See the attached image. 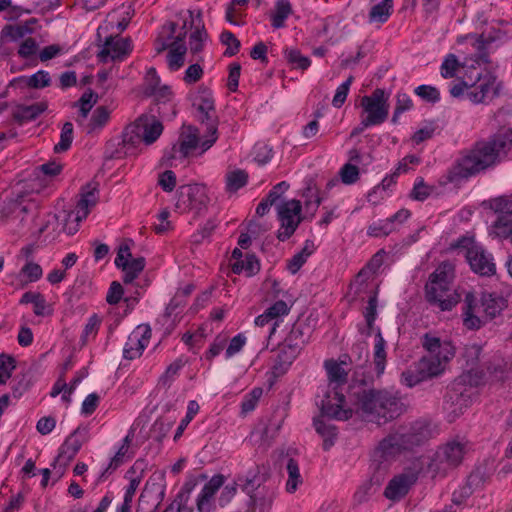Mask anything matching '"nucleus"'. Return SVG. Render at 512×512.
<instances>
[{"mask_svg": "<svg viewBox=\"0 0 512 512\" xmlns=\"http://www.w3.org/2000/svg\"><path fill=\"white\" fill-rule=\"evenodd\" d=\"M512 146V130L502 129L486 141L462 152L445 175V183H459L494 165Z\"/></svg>", "mask_w": 512, "mask_h": 512, "instance_id": "obj_1", "label": "nucleus"}, {"mask_svg": "<svg viewBox=\"0 0 512 512\" xmlns=\"http://www.w3.org/2000/svg\"><path fill=\"white\" fill-rule=\"evenodd\" d=\"M422 346L427 351L417 363L407 368L401 374V383L409 388L416 386L424 380L439 375L445 364L454 356V347L448 341L425 334L422 337Z\"/></svg>", "mask_w": 512, "mask_h": 512, "instance_id": "obj_2", "label": "nucleus"}, {"mask_svg": "<svg viewBox=\"0 0 512 512\" xmlns=\"http://www.w3.org/2000/svg\"><path fill=\"white\" fill-rule=\"evenodd\" d=\"M325 368L329 380V390L321 400L322 416L329 419L345 421L352 417V409L346 407L345 396L341 387L347 383V371L343 363L327 360Z\"/></svg>", "mask_w": 512, "mask_h": 512, "instance_id": "obj_3", "label": "nucleus"}, {"mask_svg": "<svg viewBox=\"0 0 512 512\" xmlns=\"http://www.w3.org/2000/svg\"><path fill=\"white\" fill-rule=\"evenodd\" d=\"M455 266L450 260L443 261L429 276L425 285V299L441 311H449L460 301L453 287Z\"/></svg>", "mask_w": 512, "mask_h": 512, "instance_id": "obj_4", "label": "nucleus"}, {"mask_svg": "<svg viewBox=\"0 0 512 512\" xmlns=\"http://www.w3.org/2000/svg\"><path fill=\"white\" fill-rule=\"evenodd\" d=\"M358 406L365 417L378 423L393 420L404 411L398 393L388 390H363L358 395Z\"/></svg>", "mask_w": 512, "mask_h": 512, "instance_id": "obj_5", "label": "nucleus"}, {"mask_svg": "<svg viewBox=\"0 0 512 512\" xmlns=\"http://www.w3.org/2000/svg\"><path fill=\"white\" fill-rule=\"evenodd\" d=\"M505 307L503 297L491 293H483L480 304L472 293L465 296L463 322L468 329H479L486 321L492 320Z\"/></svg>", "mask_w": 512, "mask_h": 512, "instance_id": "obj_6", "label": "nucleus"}, {"mask_svg": "<svg viewBox=\"0 0 512 512\" xmlns=\"http://www.w3.org/2000/svg\"><path fill=\"white\" fill-rule=\"evenodd\" d=\"M177 24L175 22H167L163 25L162 30L155 41L156 52L162 53L169 49L167 54L168 66L171 70H178L185 62V54L187 47L185 45L186 38V22L183 25L182 32L174 36Z\"/></svg>", "mask_w": 512, "mask_h": 512, "instance_id": "obj_7", "label": "nucleus"}, {"mask_svg": "<svg viewBox=\"0 0 512 512\" xmlns=\"http://www.w3.org/2000/svg\"><path fill=\"white\" fill-rule=\"evenodd\" d=\"M406 451L401 438L396 433L383 438L371 453L370 470L386 476L392 462Z\"/></svg>", "mask_w": 512, "mask_h": 512, "instance_id": "obj_8", "label": "nucleus"}, {"mask_svg": "<svg viewBox=\"0 0 512 512\" xmlns=\"http://www.w3.org/2000/svg\"><path fill=\"white\" fill-rule=\"evenodd\" d=\"M163 125L154 116L141 115L133 124L126 127L123 142L135 144L143 141L146 145L154 143L162 134Z\"/></svg>", "mask_w": 512, "mask_h": 512, "instance_id": "obj_9", "label": "nucleus"}, {"mask_svg": "<svg viewBox=\"0 0 512 512\" xmlns=\"http://www.w3.org/2000/svg\"><path fill=\"white\" fill-rule=\"evenodd\" d=\"M305 343L304 334L299 326H293L284 341L279 344L275 363L273 365L274 374H284L288 367L299 355Z\"/></svg>", "mask_w": 512, "mask_h": 512, "instance_id": "obj_10", "label": "nucleus"}, {"mask_svg": "<svg viewBox=\"0 0 512 512\" xmlns=\"http://www.w3.org/2000/svg\"><path fill=\"white\" fill-rule=\"evenodd\" d=\"M73 212L63 210L58 214H48L45 220L38 224L37 232L43 238V242L55 240L61 232L72 235L78 231V224L71 220Z\"/></svg>", "mask_w": 512, "mask_h": 512, "instance_id": "obj_11", "label": "nucleus"}, {"mask_svg": "<svg viewBox=\"0 0 512 512\" xmlns=\"http://www.w3.org/2000/svg\"><path fill=\"white\" fill-rule=\"evenodd\" d=\"M363 111L367 114L361 125L369 127L383 123L389 114L388 97L383 89H375L371 95L361 99Z\"/></svg>", "mask_w": 512, "mask_h": 512, "instance_id": "obj_12", "label": "nucleus"}, {"mask_svg": "<svg viewBox=\"0 0 512 512\" xmlns=\"http://www.w3.org/2000/svg\"><path fill=\"white\" fill-rule=\"evenodd\" d=\"M468 450V442L464 440L447 442L437 450L432 466L437 472H446L460 465Z\"/></svg>", "mask_w": 512, "mask_h": 512, "instance_id": "obj_13", "label": "nucleus"}, {"mask_svg": "<svg viewBox=\"0 0 512 512\" xmlns=\"http://www.w3.org/2000/svg\"><path fill=\"white\" fill-rule=\"evenodd\" d=\"M301 210V202L295 199L283 201L278 205V218L281 222V227L277 236L279 240L283 241L295 232L303 219L301 216Z\"/></svg>", "mask_w": 512, "mask_h": 512, "instance_id": "obj_14", "label": "nucleus"}, {"mask_svg": "<svg viewBox=\"0 0 512 512\" xmlns=\"http://www.w3.org/2000/svg\"><path fill=\"white\" fill-rule=\"evenodd\" d=\"M209 202L206 187L200 184L183 185L178 190L176 207L183 212H200Z\"/></svg>", "mask_w": 512, "mask_h": 512, "instance_id": "obj_15", "label": "nucleus"}, {"mask_svg": "<svg viewBox=\"0 0 512 512\" xmlns=\"http://www.w3.org/2000/svg\"><path fill=\"white\" fill-rule=\"evenodd\" d=\"M499 88L496 76L491 73L480 74L469 84L467 98L474 104L486 103L488 99L499 95Z\"/></svg>", "mask_w": 512, "mask_h": 512, "instance_id": "obj_16", "label": "nucleus"}, {"mask_svg": "<svg viewBox=\"0 0 512 512\" xmlns=\"http://www.w3.org/2000/svg\"><path fill=\"white\" fill-rule=\"evenodd\" d=\"M397 437L401 438L406 450L419 446L428 441L433 436V428L427 420H416L409 427L396 432Z\"/></svg>", "mask_w": 512, "mask_h": 512, "instance_id": "obj_17", "label": "nucleus"}, {"mask_svg": "<svg viewBox=\"0 0 512 512\" xmlns=\"http://www.w3.org/2000/svg\"><path fill=\"white\" fill-rule=\"evenodd\" d=\"M418 475V468L406 469L403 473L396 475L389 481L385 488L384 495L386 498L393 501L400 500L408 493L412 485L415 484Z\"/></svg>", "mask_w": 512, "mask_h": 512, "instance_id": "obj_18", "label": "nucleus"}, {"mask_svg": "<svg viewBox=\"0 0 512 512\" xmlns=\"http://www.w3.org/2000/svg\"><path fill=\"white\" fill-rule=\"evenodd\" d=\"M151 338V328L142 324L137 326L128 336L123 348V357L127 360H134L140 357L148 346Z\"/></svg>", "mask_w": 512, "mask_h": 512, "instance_id": "obj_19", "label": "nucleus"}, {"mask_svg": "<svg viewBox=\"0 0 512 512\" xmlns=\"http://www.w3.org/2000/svg\"><path fill=\"white\" fill-rule=\"evenodd\" d=\"M224 482L225 477L222 474H216L204 484L196 498L197 512H216L215 494L223 487Z\"/></svg>", "mask_w": 512, "mask_h": 512, "instance_id": "obj_20", "label": "nucleus"}, {"mask_svg": "<svg viewBox=\"0 0 512 512\" xmlns=\"http://www.w3.org/2000/svg\"><path fill=\"white\" fill-rule=\"evenodd\" d=\"M79 200L76 205V210L73 212V221L79 223L85 219L99 201V184L97 182H89L84 185L79 193Z\"/></svg>", "mask_w": 512, "mask_h": 512, "instance_id": "obj_21", "label": "nucleus"}, {"mask_svg": "<svg viewBox=\"0 0 512 512\" xmlns=\"http://www.w3.org/2000/svg\"><path fill=\"white\" fill-rule=\"evenodd\" d=\"M203 136H199V129L192 125H183L178 139V144L173 146V157L178 153L181 157H188L192 151L200 149ZM201 151L198 153L199 155Z\"/></svg>", "mask_w": 512, "mask_h": 512, "instance_id": "obj_22", "label": "nucleus"}, {"mask_svg": "<svg viewBox=\"0 0 512 512\" xmlns=\"http://www.w3.org/2000/svg\"><path fill=\"white\" fill-rule=\"evenodd\" d=\"M131 50L129 39L110 36L106 38L102 49L98 53V57L101 61H107L108 58L111 60H122L130 54Z\"/></svg>", "mask_w": 512, "mask_h": 512, "instance_id": "obj_23", "label": "nucleus"}, {"mask_svg": "<svg viewBox=\"0 0 512 512\" xmlns=\"http://www.w3.org/2000/svg\"><path fill=\"white\" fill-rule=\"evenodd\" d=\"M197 119L202 125H205L206 127V133L203 135V140L200 144V154H203L209 150L218 139L219 120L215 110L207 113H197Z\"/></svg>", "mask_w": 512, "mask_h": 512, "instance_id": "obj_24", "label": "nucleus"}, {"mask_svg": "<svg viewBox=\"0 0 512 512\" xmlns=\"http://www.w3.org/2000/svg\"><path fill=\"white\" fill-rule=\"evenodd\" d=\"M37 210V205L32 200H27L23 196H19L16 199H11L4 202L2 212L6 217L12 219H19L21 222L25 220V217Z\"/></svg>", "mask_w": 512, "mask_h": 512, "instance_id": "obj_25", "label": "nucleus"}, {"mask_svg": "<svg viewBox=\"0 0 512 512\" xmlns=\"http://www.w3.org/2000/svg\"><path fill=\"white\" fill-rule=\"evenodd\" d=\"M115 265L123 272L125 283L133 282L145 267V258H115Z\"/></svg>", "mask_w": 512, "mask_h": 512, "instance_id": "obj_26", "label": "nucleus"}, {"mask_svg": "<svg viewBox=\"0 0 512 512\" xmlns=\"http://www.w3.org/2000/svg\"><path fill=\"white\" fill-rule=\"evenodd\" d=\"M450 252L464 256H485L482 245L476 241L473 235H465L457 242L451 244Z\"/></svg>", "mask_w": 512, "mask_h": 512, "instance_id": "obj_27", "label": "nucleus"}, {"mask_svg": "<svg viewBox=\"0 0 512 512\" xmlns=\"http://www.w3.org/2000/svg\"><path fill=\"white\" fill-rule=\"evenodd\" d=\"M385 476L381 473L371 471V476L368 480L364 481L356 490L354 499L358 503L365 502L368 497L376 492V490L383 483Z\"/></svg>", "mask_w": 512, "mask_h": 512, "instance_id": "obj_28", "label": "nucleus"}, {"mask_svg": "<svg viewBox=\"0 0 512 512\" xmlns=\"http://www.w3.org/2000/svg\"><path fill=\"white\" fill-rule=\"evenodd\" d=\"M46 102H37L31 105H20L14 112V118L19 122H28L36 119L47 109Z\"/></svg>", "mask_w": 512, "mask_h": 512, "instance_id": "obj_29", "label": "nucleus"}, {"mask_svg": "<svg viewBox=\"0 0 512 512\" xmlns=\"http://www.w3.org/2000/svg\"><path fill=\"white\" fill-rule=\"evenodd\" d=\"M373 360L377 375L383 374L386 366V341L379 327L376 328Z\"/></svg>", "mask_w": 512, "mask_h": 512, "instance_id": "obj_30", "label": "nucleus"}, {"mask_svg": "<svg viewBox=\"0 0 512 512\" xmlns=\"http://www.w3.org/2000/svg\"><path fill=\"white\" fill-rule=\"evenodd\" d=\"M393 7V0H382L373 5L368 14L369 23H385L390 18Z\"/></svg>", "mask_w": 512, "mask_h": 512, "instance_id": "obj_31", "label": "nucleus"}, {"mask_svg": "<svg viewBox=\"0 0 512 512\" xmlns=\"http://www.w3.org/2000/svg\"><path fill=\"white\" fill-rule=\"evenodd\" d=\"M234 274H245L251 277L260 271L258 258H235L233 263L228 264Z\"/></svg>", "mask_w": 512, "mask_h": 512, "instance_id": "obj_32", "label": "nucleus"}, {"mask_svg": "<svg viewBox=\"0 0 512 512\" xmlns=\"http://www.w3.org/2000/svg\"><path fill=\"white\" fill-rule=\"evenodd\" d=\"M78 452L69 446L66 442L62 444L59 449V453L52 466L55 470L57 478H61L64 474L66 466L76 456Z\"/></svg>", "mask_w": 512, "mask_h": 512, "instance_id": "obj_33", "label": "nucleus"}, {"mask_svg": "<svg viewBox=\"0 0 512 512\" xmlns=\"http://www.w3.org/2000/svg\"><path fill=\"white\" fill-rule=\"evenodd\" d=\"M314 427L316 432L323 437V449L329 450L333 445L337 436L336 427L326 423L321 418L314 419Z\"/></svg>", "mask_w": 512, "mask_h": 512, "instance_id": "obj_34", "label": "nucleus"}, {"mask_svg": "<svg viewBox=\"0 0 512 512\" xmlns=\"http://www.w3.org/2000/svg\"><path fill=\"white\" fill-rule=\"evenodd\" d=\"M22 304H33L34 314L37 316H45L49 314V306L46 302L45 297L40 293L25 292L20 300Z\"/></svg>", "mask_w": 512, "mask_h": 512, "instance_id": "obj_35", "label": "nucleus"}, {"mask_svg": "<svg viewBox=\"0 0 512 512\" xmlns=\"http://www.w3.org/2000/svg\"><path fill=\"white\" fill-rule=\"evenodd\" d=\"M292 14V6L288 0H277L272 14V26L282 28L285 20Z\"/></svg>", "mask_w": 512, "mask_h": 512, "instance_id": "obj_36", "label": "nucleus"}, {"mask_svg": "<svg viewBox=\"0 0 512 512\" xmlns=\"http://www.w3.org/2000/svg\"><path fill=\"white\" fill-rule=\"evenodd\" d=\"M110 118V110L105 106H98L92 113L89 123L86 126L88 134L103 128Z\"/></svg>", "mask_w": 512, "mask_h": 512, "instance_id": "obj_37", "label": "nucleus"}, {"mask_svg": "<svg viewBox=\"0 0 512 512\" xmlns=\"http://www.w3.org/2000/svg\"><path fill=\"white\" fill-rule=\"evenodd\" d=\"M493 258H467L470 268L480 276H492L496 273Z\"/></svg>", "mask_w": 512, "mask_h": 512, "instance_id": "obj_38", "label": "nucleus"}, {"mask_svg": "<svg viewBox=\"0 0 512 512\" xmlns=\"http://www.w3.org/2000/svg\"><path fill=\"white\" fill-rule=\"evenodd\" d=\"M377 296L374 294L370 296L368 300V304L364 311V318L366 320V328L360 329V332L366 336H370L372 332L375 330L374 322L377 317Z\"/></svg>", "mask_w": 512, "mask_h": 512, "instance_id": "obj_39", "label": "nucleus"}, {"mask_svg": "<svg viewBox=\"0 0 512 512\" xmlns=\"http://www.w3.org/2000/svg\"><path fill=\"white\" fill-rule=\"evenodd\" d=\"M288 480L286 483V490L289 493H294L298 486L302 484V477L300 475L299 466L296 460L289 458L286 465Z\"/></svg>", "mask_w": 512, "mask_h": 512, "instance_id": "obj_40", "label": "nucleus"}, {"mask_svg": "<svg viewBox=\"0 0 512 512\" xmlns=\"http://www.w3.org/2000/svg\"><path fill=\"white\" fill-rule=\"evenodd\" d=\"M97 94L92 92L91 90L85 92L79 99V114L80 118L77 120L79 124H82V121L87 118L89 112L91 111L92 107L97 102Z\"/></svg>", "mask_w": 512, "mask_h": 512, "instance_id": "obj_41", "label": "nucleus"}, {"mask_svg": "<svg viewBox=\"0 0 512 512\" xmlns=\"http://www.w3.org/2000/svg\"><path fill=\"white\" fill-rule=\"evenodd\" d=\"M486 204L495 213L512 214V195H504L490 199Z\"/></svg>", "mask_w": 512, "mask_h": 512, "instance_id": "obj_42", "label": "nucleus"}, {"mask_svg": "<svg viewBox=\"0 0 512 512\" xmlns=\"http://www.w3.org/2000/svg\"><path fill=\"white\" fill-rule=\"evenodd\" d=\"M72 141L73 124L71 122H65L61 130L60 141L58 144L54 146V151L56 153H62L67 151L70 148Z\"/></svg>", "mask_w": 512, "mask_h": 512, "instance_id": "obj_43", "label": "nucleus"}, {"mask_svg": "<svg viewBox=\"0 0 512 512\" xmlns=\"http://www.w3.org/2000/svg\"><path fill=\"white\" fill-rule=\"evenodd\" d=\"M248 174L244 170H234L226 176V186L229 191H237L247 183Z\"/></svg>", "mask_w": 512, "mask_h": 512, "instance_id": "obj_44", "label": "nucleus"}, {"mask_svg": "<svg viewBox=\"0 0 512 512\" xmlns=\"http://www.w3.org/2000/svg\"><path fill=\"white\" fill-rule=\"evenodd\" d=\"M88 432V427L79 426L66 438L65 442L78 452L83 443L88 440Z\"/></svg>", "mask_w": 512, "mask_h": 512, "instance_id": "obj_45", "label": "nucleus"}, {"mask_svg": "<svg viewBox=\"0 0 512 512\" xmlns=\"http://www.w3.org/2000/svg\"><path fill=\"white\" fill-rule=\"evenodd\" d=\"M283 423V418L280 419H271L269 423L261 430V440L266 445L269 446L273 439L278 434Z\"/></svg>", "mask_w": 512, "mask_h": 512, "instance_id": "obj_46", "label": "nucleus"}, {"mask_svg": "<svg viewBox=\"0 0 512 512\" xmlns=\"http://www.w3.org/2000/svg\"><path fill=\"white\" fill-rule=\"evenodd\" d=\"M289 310L290 309L287 303L283 300L276 301L271 307L266 309L267 315H269L274 320L271 328L269 329V336H271L276 330L277 318L283 315H287Z\"/></svg>", "mask_w": 512, "mask_h": 512, "instance_id": "obj_47", "label": "nucleus"}, {"mask_svg": "<svg viewBox=\"0 0 512 512\" xmlns=\"http://www.w3.org/2000/svg\"><path fill=\"white\" fill-rule=\"evenodd\" d=\"M100 322L101 321L96 314L89 317L81 335V342L83 345L90 339L95 338L99 330Z\"/></svg>", "mask_w": 512, "mask_h": 512, "instance_id": "obj_48", "label": "nucleus"}, {"mask_svg": "<svg viewBox=\"0 0 512 512\" xmlns=\"http://www.w3.org/2000/svg\"><path fill=\"white\" fill-rule=\"evenodd\" d=\"M198 411H199L198 403L194 400L189 401L186 416L181 420V422L175 432L174 440H177L179 437H181L183 431L186 429L187 425L194 418V416L197 414Z\"/></svg>", "mask_w": 512, "mask_h": 512, "instance_id": "obj_49", "label": "nucleus"}, {"mask_svg": "<svg viewBox=\"0 0 512 512\" xmlns=\"http://www.w3.org/2000/svg\"><path fill=\"white\" fill-rule=\"evenodd\" d=\"M15 367V359L12 356L0 355V384L5 383L11 377Z\"/></svg>", "mask_w": 512, "mask_h": 512, "instance_id": "obj_50", "label": "nucleus"}, {"mask_svg": "<svg viewBox=\"0 0 512 512\" xmlns=\"http://www.w3.org/2000/svg\"><path fill=\"white\" fill-rule=\"evenodd\" d=\"M51 78L48 72L40 70L26 79V85L30 88H44L49 86Z\"/></svg>", "mask_w": 512, "mask_h": 512, "instance_id": "obj_51", "label": "nucleus"}, {"mask_svg": "<svg viewBox=\"0 0 512 512\" xmlns=\"http://www.w3.org/2000/svg\"><path fill=\"white\" fill-rule=\"evenodd\" d=\"M506 363L503 359L497 357L494 362L488 365L487 370L491 377L497 381H503L508 378V373L505 370Z\"/></svg>", "mask_w": 512, "mask_h": 512, "instance_id": "obj_52", "label": "nucleus"}, {"mask_svg": "<svg viewBox=\"0 0 512 512\" xmlns=\"http://www.w3.org/2000/svg\"><path fill=\"white\" fill-rule=\"evenodd\" d=\"M221 42L227 46L225 55L233 56L238 53L240 48V41L230 31L222 32L220 36Z\"/></svg>", "mask_w": 512, "mask_h": 512, "instance_id": "obj_53", "label": "nucleus"}, {"mask_svg": "<svg viewBox=\"0 0 512 512\" xmlns=\"http://www.w3.org/2000/svg\"><path fill=\"white\" fill-rule=\"evenodd\" d=\"M354 78L352 75H350L345 82H343L336 90V93L333 97L332 104L336 108H340L348 95L350 86L353 82Z\"/></svg>", "mask_w": 512, "mask_h": 512, "instance_id": "obj_54", "label": "nucleus"}, {"mask_svg": "<svg viewBox=\"0 0 512 512\" xmlns=\"http://www.w3.org/2000/svg\"><path fill=\"white\" fill-rule=\"evenodd\" d=\"M193 106L196 108L197 113L200 112H210L215 110L214 105V99L211 95V93L205 91L200 95L196 101L194 102Z\"/></svg>", "mask_w": 512, "mask_h": 512, "instance_id": "obj_55", "label": "nucleus"}, {"mask_svg": "<svg viewBox=\"0 0 512 512\" xmlns=\"http://www.w3.org/2000/svg\"><path fill=\"white\" fill-rule=\"evenodd\" d=\"M459 62L454 54H449L441 65V75L444 78H452L456 75Z\"/></svg>", "mask_w": 512, "mask_h": 512, "instance_id": "obj_56", "label": "nucleus"}, {"mask_svg": "<svg viewBox=\"0 0 512 512\" xmlns=\"http://www.w3.org/2000/svg\"><path fill=\"white\" fill-rule=\"evenodd\" d=\"M340 177L344 184H353L359 179V170L356 165L346 163L340 170Z\"/></svg>", "mask_w": 512, "mask_h": 512, "instance_id": "obj_57", "label": "nucleus"}, {"mask_svg": "<svg viewBox=\"0 0 512 512\" xmlns=\"http://www.w3.org/2000/svg\"><path fill=\"white\" fill-rule=\"evenodd\" d=\"M493 233L497 237L507 238L512 237V222L504 217H499L493 225Z\"/></svg>", "mask_w": 512, "mask_h": 512, "instance_id": "obj_58", "label": "nucleus"}, {"mask_svg": "<svg viewBox=\"0 0 512 512\" xmlns=\"http://www.w3.org/2000/svg\"><path fill=\"white\" fill-rule=\"evenodd\" d=\"M207 38V33L204 27L196 28V30L190 35V51L193 54H197L202 50L203 41Z\"/></svg>", "mask_w": 512, "mask_h": 512, "instance_id": "obj_59", "label": "nucleus"}, {"mask_svg": "<svg viewBox=\"0 0 512 512\" xmlns=\"http://www.w3.org/2000/svg\"><path fill=\"white\" fill-rule=\"evenodd\" d=\"M432 191L433 188L431 186H428L423 179H420L415 183L410 196L414 200L423 201L427 197H429Z\"/></svg>", "mask_w": 512, "mask_h": 512, "instance_id": "obj_60", "label": "nucleus"}, {"mask_svg": "<svg viewBox=\"0 0 512 512\" xmlns=\"http://www.w3.org/2000/svg\"><path fill=\"white\" fill-rule=\"evenodd\" d=\"M245 343L246 337L243 334L239 333L236 336H234L230 340L229 345L226 348L225 357L229 359L236 355L237 353H239L243 349Z\"/></svg>", "mask_w": 512, "mask_h": 512, "instance_id": "obj_61", "label": "nucleus"}, {"mask_svg": "<svg viewBox=\"0 0 512 512\" xmlns=\"http://www.w3.org/2000/svg\"><path fill=\"white\" fill-rule=\"evenodd\" d=\"M287 60L289 63L295 65L296 68L302 70L307 69L311 64L310 59L306 56H303L298 50L288 51Z\"/></svg>", "mask_w": 512, "mask_h": 512, "instance_id": "obj_62", "label": "nucleus"}, {"mask_svg": "<svg viewBox=\"0 0 512 512\" xmlns=\"http://www.w3.org/2000/svg\"><path fill=\"white\" fill-rule=\"evenodd\" d=\"M21 274H23L29 282H35L42 277V268L36 263L28 262L22 267Z\"/></svg>", "mask_w": 512, "mask_h": 512, "instance_id": "obj_63", "label": "nucleus"}, {"mask_svg": "<svg viewBox=\"0 0 512 512\" xmlns=\"http://www.w3.org/2000/svg\"><path fill=\"white\" fill-rule=\"evenodd\" d=\"M415 93L424 100L429 102H437L440 99L439 91L429 85H421L415 89Z\"/></svg>", "mask_w": 512, "mask_h": 512, "instance_id": "obj_64", "label": "nucleus"}]
</instances>
